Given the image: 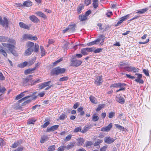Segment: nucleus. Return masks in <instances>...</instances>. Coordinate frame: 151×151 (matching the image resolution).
Instances as JSON below:
<instances>
[{
	"label": "nucleus",
	"instance_id": "obj_1",
	"mask_svg": "<svg viewBox=\"0 0 151 151\" xmlns=\"http://www.w3.org/2000/svg\"><path fill=\"white\" fill-rule=\"evenodd\" d=\"M37 93V92H34L33 94L32 95H30V96H26L24 98H23L19 100L18 101V103H16L14 104L13 106V108L14 109H19L21 108V106L19 105V103L22 102H23V101H25V100H27L28 98H30V97H32V99H36V98L37 97V96H33V95L34 94Z\"/></svg>",
	"mask_w": 151,
	"mask_h": 151
},
{
	"label": "nucleus",
	"instance_id": "obj_2",
	"mask_svg": "<svg viewBox=\"0 0 151 151\" xmlns=\"http://www.w3.org/2000/svg\"><path fill=\"white\" fill-rule=\"evenodd\" d=\"M75 58H74V60L71 61L70 65L76 67L80 65L82 63V62L80 60L74 59Z\"/></svg>",
	"mask_w": 151,
	"mask_h": 151
},
{
	"label": "nucleus",
	"instance_id": "obj_3",
	"mask_svg": "<svg viewBox=\"0 0 151 151\" xmlns=\"http://www.w3.org/2000/svg\"><path fill=\"white\" fill-rule=\"evenodd\" d=\"M8 21L6 17L4 18V20H3L1 17L0 16V24L3 26L6 25L8 26Z\"/></svg>",
	"mask_w": 151,
	"mask_h": 151
},
{
	"label": "nucleus",
	"instance_id": "obj_4",
	"mask_svg": "<svg viewBox=\"0 0 151 151\" xmlns=\"http://www.w3.org/2000/svg\"><path fill=\"white\" fill-rule=\"evenodd\" d=\"M114 140V138L109 137H106L104 138V142L107 144H111L113 143Z\"/></svg>",
	"mask_w": 151,
	"mask_h": 151
},
{
	"label": "nucleus",
	"instance_id": "obj_5",
	"mask_svg": "<svg viewBox=\"0 0 151 151\" xmlns=\"http://www.w3.org/2000/svg\"><path fill=\"white\" fill-rule=\"evenodd\" d=\"M112 127V124L111 123L106 127H104L101 128V131L103 132L109 131Z\"/></svg>",
	"mask_w": 151,
	"mask_h": 151
},
{
	"label": "nucleus",
	"instance_id": "obj_6",
	"mask_svg": "<svg viewBox=\"0 0 151 151\" xmlns=\"http://www.w3.org/2000/svg\"><path fill=\"white\" fill-rule=\"evenodd\" d=\"M59 126L58 125H55L52 126L51 127L47 128L46 130V132H50L52 131H54L56 129L58 128Z\"/></svg>",
	"mask_w": 151,
	"mask_h": 151
},
{
	"label": "nucleus",
	"instance_id": "obj_7",
	"mask_svg": "<svg viewBox=\"0 0 151 151\" xmlns=\"http://www.w3.org/2000/svg\"><path fill=\"white\" fill-rule=\"evenodd\" d=\"M29 18L34 23H37L40 21L34 15L29 16Z\"/></svg>",
	"mask_w": 151,
	"mask_h": 151
},
{
	"label": "nucleus",
	"instance_id": "obj_8",
	"mask_svg": "<svg viewBox=\"0 0 151 151\" xmlns=\"http://www.w3.org/2000/svg\"><path fill=\"white\" fill-rule=\"evenodd\" d=\"M58 67L52 69L51 72V75L52 76L58 75Z\"/></svg>",
	"mask_w": 151,
	"mask_h": 151
},
{
	"label": "nucleus",
	"instance_id": "obj_9",
	"mask_svg": "<svg viewBox=\"0 0 151 151\" xmlns=\"http://www.w3.org/2000/svg\"><path fill=\"white\" fill-rule=\"evenodd\" d=\"M102 82V79L100 76H98L96 78L95 81V83L98 86L101 84Z\"/></svg>",
	"mask_w": 151,
	"mask_h": 151
},
{
	"label": "nucleus",
	"instance_id": "obj_10",
	"mask_svg": "<svg viewBox=\"0 0 151 151\" xmlns=\"http://www.w3.org/2000/svg\"><path fill=\"white\" fill-rule=\"evenodd\" d=\"M92 127V126L91 125H86L83 128L81 132L83 133L86 132L88 131Z\"/></svg>",
	"mask_w": 151,
	"mask_h": 151
},
{
	"label": "nucleus",
	"instance_id": "obj_11",
	"mask_svg": "<svg viewBox=\"0 0 151 151\" xmlns=\"http://www.w3.org/2000/svg\"><path fill=\"white\" fill-rule=\"evenodd\" d=\"M51 82V81H48L47 82H44L41 84L40 86V89H42L45 87L49 86V84Z\"/></svg>",
	"mask_w": 151,
	"mask_h": 151
},
{
	"label": "nucleus",
	"instance_id": "obj_12",
	"mask_svg": "<svg viewBox=\"0 0 151 151\" xmlns=\"http://www.w3.org/2000/svg\"><path fill=\"white\" fill-rule=\"evenodd\" d=\"M35 14L39 17H42L44 19L47 18L46 16L42 12L40 11L37 12L35 13Z\"/></svg>",
	"mask_w": 151,
	"mask_h": 151
},
{
	"label": "nucleus",
	"instance_id": "obj_13",
	"mask_svg": "<svg viewBox=\"0 0 151 151\" xmlns=\"http://www.w3.org/2000/svg\"><path fill=\"white\" fill-rule=\"evenodd\" d=\"M116 101L119 103L123 104L124 103V99L121 96L116 97Z\"/></svg>",
	"mask_w": 151,
	"mask_h": 151
},
{
	"label": "nucleus",
	"instance_id": "obj_14",
	"mask_svg": "<svg viewBox=\"0 0 151 151\" xmlns=\"http://www.w3.org/2000/svg\"><path fill=\"white\" fill-rule=\"evenodd\" d=\"M76 27V25L75 24H70L69 26V31L70 32H74L75 29Z\"/></svg>",
	"mask_w": 151,
	"mask_h": 151
},
{
	"label": "nucleus",
	"instance_id": "obj_15",
	"mask_svg": "<svg viewBox=\"0 0 151 151\" xmlns=\"http://www.w3.org/2000/svg\"><path fill=\"white\" fill-rule=\"evenodd\" d=\"M29 80L30 79L28 77H27L24 79L23 82V86H25L29 85Z\"/></svg>",
	"mask_w": 151,
	"mask_h": 151
},
{
	"label": "nucleus",
	"instance_id": "obj_16",
	"mask_svg": "<svg viewBox=\"0 0 151 151\" xmlns=\"http://www.w3.org/2000/svg\"><path fill=\"white\" fill-rule=\"evenodd\" d=\"M81 52L84 55H87L88 53L87 48L81 49Z\"/></svg>",
	"mask_w": 151,
	"mask_h": 151
},
{
	"label": "nucleus",
	"instance_id": "obj_17",
	"mask_svg": "<svg viewBox=\"0 0 151 151\" xmlns=\"http://www.w3.org/2000/svg\"><path fill=\"white\" fill-rule=\"evenodd\" d=\"M19 24L20 27L22 28L26 29H29V27L28 25L23 22H19Z\"/></svg>",
	"mask_w": 151,
	"mask_h": 151
},
{
	"label": "nucleus",
	"instance_id": "obj_18",
	"mask_svg": "<svg viewBox=\"0 0 151 151\" xmlns=\"http://www.w3.org/2000/svg\"><path fill=\"white\" fill-rule=\"evenodd\" d=\"M148 8H146L145 9L138 10H137V12H136V13L142 14L148 10Z\"/></svg>",
	"mask_w": 151,
	"mask_h": 151
},
{
	"label": "nucleus",
	"instance_id": "obj_19",
	"mask_svg": "<svg viewBox=\"0 0 151 151\" xmlns=\"http://www.w3.org/2000/svg\"><path fill=\"white\" fill-rule=\"evenodd\" d=\"M27 47L30 49H33V47L34 46V43L31 42H28L27 44Z\"/></svg>",
	"mask_w": 151,
	"mask_h": 151
},
{
	"label": "nucleus",
	"instance_id": "obj_20",
	"mask_svg": "<svg viewBox=\"0 0 151 151\" xmlns=\"http://www.w3.org/2000/svg\"><path fill=\"white\" fill-rule=\"evenodd\" d=\"M77 140L78 141L77 145L78 146L82 145L85 141L84 139L81 138H78Z\"/></svg>",
	"mask_w": 151,
	"mask_h": 151
},
{
	"label": "nucleus",
	"instance_id": "obj_21",
	"mask_svg": "<svg viewBox=\"0 0 151 151\" xmlns=\"http://www.w3.org/2000/svg\"><path fill=\"white\" fill-rule=\"evenodd\" d=\"M8 40V37L5 36H0V42H6Z\"/></svg>",
	"mask_w": 151,
	"mask_h": 151
},
{
	"label": "nucleus",
	"instance_id": "obj_22",
	"mask_svg": "<svg viewBox=\"0 0 151 151\" xmlns=\"http://www.w3.org/2000/svg\"><path fill=\"white\" fill-rule=\"evenodd\" d=\"M23 4L25 6L29 7L32 5V3L30 1H27L23 3Z\"/></svg>",
	"mask_w": 151,
	"mask_h": 151
},
{
	"label": "nucleus",
	"instance_id": "obj_23",
	"mask_svg": "<svg viewBox=\"0 0 151 151\" xmlns=\"http://www.w3.org/2000/svg\"><path fill=\"white\" fill-rule=\"evenodd\" d=\"M84 6L82 4H80L77 7V11L78 14L80 13L82 10L84 8Z\"/></svg>",
	"mask_w": 151,
	"mask_h": 151
},
{
	"label": "nucleus",
	"instance_id": "obj_24",
	"mask_svg": "<svg viewBox=\"0 0 151 151\" xmlns=\"http://www.w3.org/2000/svg\"><path fill=\"white\" fill-rule=\"evenodd\" d=\"M99 40H96L95 41L88 43L87 45L88 46H91L94 45H97L99 44Z\"/></svg>",
	"mask_w": 151,
	"mask_h": 151
},
{
	"label": "nucleus",
	"instance_id": "obj_25",
	"mask_svg": "<svg viewBox=\"0 0 151 151\" xmlns=\"http://www.w3.org/2000/svg\"><path fill=\"white\" fill-rule=\"evenodd\" d=\"M66 69L64 68L58 67V75L62 74L65 73Z\"/></svg>",
	"mask_w": 151,
	"mask_h": 151
},
{
	"label": "nucleus",
	"instance_id": "obj_26",
	"mask_svg": "<svg viewBox=\"0 0 151 151\" xmlns=\"http://www.w3.org/2000/svg\"><path fill=\"white\" fill-rule=\"evenodd\" d=\"M48 139V137L46 136H44L41 137L40 140V142L41 143H43L44 142Z\"/></svg>",
	"mask_w": 151,
	"mask_h": 151
},
{
	"label": "nucleus",
	"instance_id": "obj_27",
	"mask_svg": "<svg viewBox=\"0 0 151 151\" xmlns=\"http://www.w3.org/2000/svg\"><path fill=\"white\" fill-rule=\"evenodd\" d=\"M122 83H118L113 84L111 85V87L114 88H119L120 86H123V84H121Z\"/></svg>",
	"mask_w": 151,
	"mask_h": 151
},
{
	"label": "nucleus",
	"instance_id": "obj_28",
	"mask_svg": "<svg viewBox=\"0 0 151 151\" xmlns=\"http://www.w3.org/2000/svg\"><path fill=\"white\" fill-rule=\"evenodd\" d=\"M27 91H24L23 92L21 93L19 95L17 96L15 98V99L16 100H18L23 97L24 96V93H25Z\"/></svg>",
	"mask_w": 151,
	"mask_h": 151
},
{
	"label": "nucleus",
	"instance_id": "obj_29",
	"mask_svg": "<svg viewBox=\"0 0 151 151\" xmlns=\"http://www.w3.org/2000/svg\"><path fill=\"white\" fill-rule=\"evenodd\" d=\"M31 35L30 34H25L22 37L23 40H25L28 39L29 40H31Z\"/></svg>",
	"mask_w": 151,
	"mask_h": 151
},
{
	"label": "nucleus",
	"instance_id": "obj_30",
	"mask_svg": "<svg viewBox=\"0 0 151 151\" xmlns=\"http://www.w3.org/2000/svg\"><path fill=\"white\" fill-rule=\"evenodd\" d=\"M33 51V49H30L29 48H27V49L25 51L26 55H29L32 53Z\"/></svg>",
	"mask_w": 151,
	"mask_h": 151
},
{
	"label": "nucleus",
	"instance_id": "obj_31",
	"mask_svg": "<svg viewBox=\"0 0 151 151\" xmlns=\"http://www.w3.org/2000/svg\"><path fill=\"white\" fill-rule=\"evenodd\" d=\"M87 17L85 14L80 15L79 17V19L81 21H84L87 19Z\"/></svg>",
	"mask_w": 151,
	"mask_h": 151
},
{
	"label": "nucleus",
	"instance_id": "obj_32",
	"mask_svg": "<svg viewBox=\"0 0 151 151\" xmlns=\"http://www.w3.org/2000/svg\"><path fill=\"white\" fill-rule=\"evenodd\" d=\"M121 84H122L124 85H123V86H120L119 87V88H120L119 90H118L116 91V92H118L121 91H124L125 90L126 88L124 87V86L126 85V84H125L124 83H122Z\"/></svg>",
	"mask_w": 151,
	"mask_h": 151
},
{
	"label": "nucleus",
	"instance_id": "obj_33",
	"mask_svg": "<svg viewBox=\"0 0 151 151\" xmlns=\"http://www.w3.org/2000/svg\"><path fill=\"white\" fill-rule=\"evenodd\" d=\"M28 62H24L20 64H19L18 65V67L20 68H24L27 65Z\"/></svg>",
	"mask_w": 151,
	"mask_h": 151
},
{
	"label": "nucleus",
	"instance_id": "obj_34",
	"mask_svg": "<svg viewBox=\"0 0 151 151\" xmlns=\"http://www.w3.org/2000/svg\"><path fill=\"white\" fill-rule=\"evenodd\" d=\"M99 119V117L96 115V114H93L92 116V120L94 122H96Z\"/></svg>",
	"mask_w": 151,
	"mask_h": 151
},
{
	"label": "nucleus",
	"instance_id": "obj_35",
	"mask_svg": "<svg viewBox=\"0 0 151 151\" xmlns=\"http://www.w3.org/2000/svg\"><path fill=\"white\" fill-rule=\"evenodd\" d=\"M67 117V116L65 114H63L60 115L59 117L60 120H63L65 119Z\"/></svg>",
	"mask_w": 151,
	"mask_h": 151
},
{
	"label": "nucleus",
	"instance_id": "obj_36",
	"mask_svg": "<svg viewBox=\"0 0 151 151\" xmlns=\"http://www.w3.org/2000/svg\"><path fill=\"white\" fill-rule=\"evenodd\" d=\"M74 144L75 143H69L66 146L67 149L68 150L72 148L74 146Z\"/></svg>",
	"mask_w": 151,
	"mask_h": 151
},
{
	"label": "nucleus",
	"instance_id": "obj_37",
	"mask_svg": "<svg viewBox=\"0 0 151 151\" xmlns=\"http://www.w3.org/2000/svg\"><path fill=\"white\" fill-rule=\"evenodd\" d=\"M90 100L91 102L95 104L97 103V102L96 101V98L92 96H91L90 97Z\"/></svg>",
	"mask_w": 151,
	"mask_h": 151
},
{
	"label": "nucleus",
	"instance_id": "obj_38",
	"mask_svg": "<svg viewBox=\"0 0 151 151\" xmlns=\"http://www.w3.org/2000/svg\"><path fill=\"white\" fill-rule=\"evenodd\" d=\"M105 38V36L103 35H100V36L96 40H99V42L102 40V41H103V42H104V39Z\"/></svg>",
	"mask_w": 151,
	"mask_h": 151
},
{
	"label": "nucleus",
	"instance_id": "obj_39",
	"mask_svg": "<svg viewBox=\"0 0 151 151\" xmlns=\"http://www.w3.org/2000/svg\"><path fill=\"white\" fill-rule=\"evenodd\" d=\"M55 145L50 146L48 147L47 150L48 151H53L55 150Z\"/></svg>",
	"mask_w": 151,
	"mask_h": 151
},
{
	"label": "nucleus",
	"instance_id": "obj_40",
	"mask_svg": "<svg viewBox=\"0 0 151 151\" xmlns=\"http://www.w3.org/2000/svg\"><path fill=\"white\" fill-rule=\"evenodd\" d=\"M39 50V45L36 44H35L34 51L36 52H38Z\"/></svg>",
	"mask_w": 151,
	"mask_h": 151
},
{
	"label": "nucleus",
	"instance_id": "obj_41",
	"mask_svg": "<svg viewBox=\"0 0 151 151\" xmlns=\"http://www.w3.org/2000/svg\"><path fill=\"white\" fill-rule=\"evenodd\" d=\"M115 126L116 127L118 128L119 130L123 131L124 130V127H122L119 124H115Z\"/></svg>",
	"mask_w": 151,
	"mask_h": 151
},
{
	"label": "nucleus",
	"instance_id": "obj_42",
	"mask_svg": "<svg viewBox=\"0 0 151 151\" xmlns=\"http://www.w3.org/2000/svg\"><path fill=\"white\" fill-rule=\"evenodd\" d=\"M40 47L41 50V55L42 56H43L45 54V50L43 46H40Z\"/></svg>",
	"mask_w": 151,
	"mask_h": 151
},
{
	"label": "nucleus",
	"instance_id": "obj_43",
	"mask_svg": "<svg viewBox=\"0 0 151 151\" xmlns=\"http://www.w3.org/2000/svg\"><path fill=\"white\" fill-rule=\"evenodd\" d=\"M133 67L131 66H129L127 67H124V69L128 72L132 71Z\"/></svg>",
	"mask_w": 151,
	"mask_h": 151
},
{
	"label": "nucleus",
	"instance_id": "obj_44",
	"mask_svg": "<svg viewBox=\"0 0 151 151\" xmlns=\"http://www.w3.org/2000/svg\"><path fill=\"white\" fill-rule=\"evenodd\" d=\"M66 148V146H62L58 147L57 149L58 151H63Z\"/></svg>",
	"mask_w": 151,
	"mask_h": 151
},
{
	"label": "nucleus",
	"instance_id": "obj_45",
	"mask_svg": "<svg viewBox=\"0 0 151 151\" xmlns=\"http://www.w3.org/2000/svg\"><path fill=\"white\" fill-rule=\"evenodd\" d=\"M81 130L82 129L81 127H78L74 129L73 132H81V131H82Z\"/></svg>",
	"mask_w": 151,
	"mask_h": 151
},
{
	"label": "nucleus",
	"instance_id": "obj_46",
	"mask_svg": "<svg viewBox=\"0 0 151 151\" xmlns=\"http://www.w3.org/2000/svg\"><path fill=\"white\" fill-rule=\"evenodd\" d=\"M34 71L33 70V68L32 69H28L26 70H25L24 72V73L25 74H27L30 73H32V71Z\"/></svg>",
	"mask_w": 151,
	"mask_h": 151
},
{
	"label": "nucleus",
	"instance_id": "obj_47",
	"mask_svg": "<svg viewBox=\"0 0 151 151\" xmlns=\"http://www.w3.org/2000/svg\"><path fill=\"white\" fill-rule=\"evenodd\" d=\"M30 97L31 98V100H25L26 101H24V102H23L22 104V106H25V105H26V104H27L28 103H29L31 101V100H32L33 99H32V97Z\"/></svg>",
	"mask_w": 151,
	"mask_h": 151
},
{
	"label": "nucleus",
	"instance_id": "obj_48",
	"mask_svg": "<svg viewBox=\"0 0 151 151\" xmlns=\"http://www.w3.org/2000/svg\"><path fill=\"white\" fill-rule=\"evenodd\" d=\"M85 144L86 147L91 146L93 145V143L91 141H87L86 142Z\"/></svg>",
	"mask_w": 151,
	"mask_h": 151
},
{
	"label": "nucleus",
	"instance_id": "obj_49",
	"mask_svg": "<svg viewBox=\"0 0 151 151\" xmlns=\"http://www.w3.org/2000/svg\"><path fill=\"white\" fill-rule=\"evenodd\" d=\"M1 53L5 57H6L7 56V54L6 52L3 50L2 49H0V53Z\"/></svg>",
	"mask_w": 151,
	"mask_h": 151
},
{
	"label": "nucleus",
	"instance_id": "obj_50",
	"mask_svg": "<svg viewBox=\"0 0 151 151\" xmlns=\"http://www.w3.org/2000/svg\"><path fill=\"white\" fill-rule=\"evenodd\" d=\"M127 63L125 61H123L120 63L119 65L120 66L128 65Z\"/></svg>",
	"mask_w": 151,
	"mask_h": 151
},
{
	"label": "nucleus",
	"instance_id": "obj_51",
	"mask_svg": "<svg viewBox=\"0 0 151 151\" xmlns=\"http://www.w3.org/2000/svg\"><path fill=\"white\" fill-rule=\"evenodd\" d=\"M41 82V80L40 79H39V78L37 79L36 80H34L33 81V84H32L31 85H32V84H33V85L37 83L40 82Z\"/></svg>",
	"mask_w": 151,
	"mask_h": 151
},
{
	"label": "nucleus",
	"instance_id": "obj_52",
	"mask_svg": "<svg viewBox=\"0 0 151 151\" xmlns=\"http://www.w3.org/2000/svg\"><path fill=\"white\" fill-rule=\"evenodd\" d=\"M104 105H101L99 106L96 109L97 111H100L102 108H104Z\"/></svg>",
	"mask_w": 151,
	"mask_h": 151
},
{
	"label": "nucleus",
	"instance_id": "obj_53",
	"mask_svg": "<svg viewBox=\"0 0 151 151\" xmlns=\"http://www.w3.org/2000/svg\"><path fill=\"white\" fill-rule=\"evenodd\" d=\"M7 42L14 44H15L16 43L14 39H10L9 38Z\"/></svg>",
	"mask_w": 151,
	"mask_h": 151
},
{
	"label": "nucleus",
	"instance_id": "obj_54",
	"mask_svg": "<svg viewBox=\"0 0 151 151\" xmlns=\"http://www.w3.org/2000/svg\"><path fill=\"white\" fill-rule=\"evenodd\" d=\"M103 50L102 48H99L97 49H95V48L94 52L95 53H99L101 52H102Z\"/></svg>",
	"mask_w": 151,
	"mask_h": 151
},
{
	"label": "nucleus",
	"instance_id": "obj_55",
	"mask_svg": "<svg viewBox=\"0 0 151 151\" xmlns=\"http://www.w3.org/2000/svg\"><path fill=\"white\" fill-rule=\"evenodd\" d=\"M135 81L139 83H144L143 81L141 79V78H137L136 79Z\"/></svg>",
	"mask_w": 151,
	"mask_h": 151
},
{
	"label": "nucleus",
	"instance_id": "obj_56",
	"mask_svg": "<svg viewBox=\"0 0 151 151\" xmlns=\"http://www.w3.org/2000/svg\"><path fill=\"white\" fill-rule=\"evenodd\" d=\"M9 46H8V47L9 48V50L11 51L12 50H13V49L15 47L14 46V45H11L10 44H9Z\"/></svg>",
	"mask_w": 151,
	"mask_h": 151
},
{
	"label": "nucleus",
	"instance_id": "obj_57",
	"mask_svg": "<svg viewBox=\"0 0 151 151\" xmlns=\"http://www.w3.org/2000/svg\"><path fill=\"white\" fill-rule=\"evenodd\" d=\"M68 79V77L67 76L63 77L60 78L59 79V81H66Z\"/></svg>",
	"mask_w": 151,
	"mask_h": 151
},
{
	"label": "nucleus",
	"instance_id": "obj_58",
	"mask_svg": "<svg viewBox=\"0 0 151 151\" xmlns=\"http://www.w3.org/2000/svg\"><path fill=\"white\" fill-rule=\"evenodd\" d=\"M98 1L96 2H93V5L94 8H96L98 6Z\"/></svg>",
	"mask_w": 151,
	"mask_h": 151
},
{
	"label": "nucleus",
	"instance_id": "obj_59",
	"mask_svg": "<svg viewBox=\"0 0 151 151\" xmlns=\"http://www.w3.org/2000/svg\"><path fill=\"white\" fill-rule=\"evenodd\" d=\"M143 72L147 76H149V71L148 70H146L145 69H144L143 70Z\"/></svg>",
	"mask_w": 151,
	"mask_h": 151
},
{
	"label": "nucleus",
	"instance_id": "obj_60",
	"mask_svg": "<svg viewBox=\"0 0 151 151\" xmlns=\"http://www.w3.org/2000/svg\"><path fill=\"white\" fill-rule=\"evenodd\" d=\"M114 112H111L109 114V117L110 118H112L113 117V116H114Z\"/></svg>",
	"mask_w": 151,
	"mask_h": 151
},
{
	"label": "nucleus",
	"instance_id": "obj_61",
	"mask_svg": "<svg viewBox=\"0 0 151 151\" xmlns=\"http://www.w3.org/2000/svg\"><path fill=\"white\" fill-rule=\"evenodd\" d=\"M71 135H68L65 137V139H64L65 141H69L71 138Z\"/></svg>",
	"mask_w": 151,
	"mask_h": 151
},
{
	"label": "nucleus",
	"instance_id": "obj_62",
	"mask_svg": "<svg viewBox=\"0 0 151 151\" xmlns=\"http://www.w3.org/2000/svg\"><path fill=\"white\" fill-rule=\"evenodd\" d=\"M88 52H94L95 47L87 48Z\"/></svg>",
	"mask_w": 151,
	"mask_h": 151
},
{
	"label": "nucleus",
	"instance_id": "obj_63",
	"mask_svg": "<svg viewBox=\"0 0 151 151\" xmlns=\"http://www.w3.org/2000/svg\"><path fill=\"white\" fill-rule=\"evenodd\" d=\"M19 142H17L14 143V144H13L12 145V147L13 148H15L17 146H18L19 145Z\"/></svg>",
	"mask_w": 151,
	"mask_h": 151
},
{
	"label": "nucleus",
	"instance_id": "obj_64",
	"mask_svg": "<svg viewBox=\"0 0 151 151\" xmlns=\"http://www.w3.org/2000/svg\"><path fill=\"white\" fill-rule=\"evenodd\" d=\"M45 95V92L44 91H42L38 94V96L40 97H43Z\"/></svg>",
	"mask_w": 151,
	"mask_h": 151
}]
</instances>
